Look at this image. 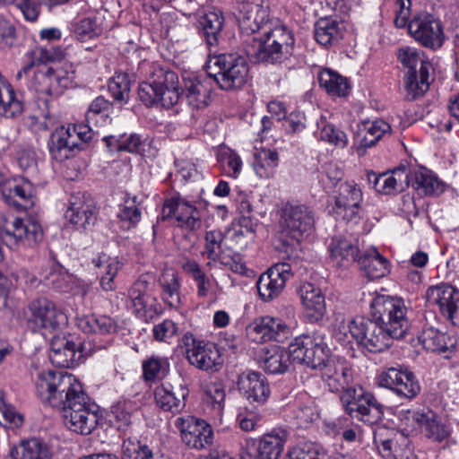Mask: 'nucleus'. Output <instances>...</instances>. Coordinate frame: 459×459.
I'll list each match as a JSON object with an SVG mask.
<instances>
[{
  "mask_svg": "<svg viewBox=\"0 0 459 459\" xmlns=\"http://www.w3.org/2000/svg\"><path fill=\"white\" fill-rule=\"evenodd\" d=\"M35 386L43 403L63 411L65 424L71 431L89 435L97 427L98 406L73 375L43 370L38 374Z\"/></svg>",
  "mask_w": 459,
  "mask_h": 459,
  "instance_id": "obj_1",
  "label": "nucleus"
},
{
  "mask_svg": "<svg viewBox=\"0 0 459 459\" xmlns=\"http://www.w3.org/2000/svg\"><path fill=\"white\" fill-rule=\"evenodd\" d=\"M408 307L402 298L377 295L370 302L371 317H357L349 324V333L358 344L370 352L388 349L394 339L403 338L410 329Z\"/></svg>",
  "mask_w": 459,
  "mask_h": 459,
  "instance_id": "obj_2",
  "label": "nucleus"
},
{
  "mask_svg": "<svg viewBox=\"0 0 459 459\" xmlns=\"http://www.w3.org/2000/svg\"><path fill=\"white\" fill-rule=\"evenodd\" d=\"M322 379L333 393L342 391L340 402L344 411L352 419L374 425L384 417V405L375 395L361 386H350L352 370L342 359L328 361L321 370Z\"/></svg>",
  "mask_w": 459,
  "mask_h": 459,
  "instance_id": "obj_3",
  "label": "nucleus"
},
{
  "mask_svg": "<svg viewBox=\"0 0 459 459\" xmlns=\"http://www.w3.org/2000/svg\"><path fill=\"white\" fill-rule=\"evenodd\" d=\"M293 32L284 25L265 30L263 36L250 37L245 40L244 49L254 62L281 64L289 60L294 52Z\"/></svg>",
  "mask_w": 459,
  "mask_h": 459,
  "instance_id": "obj_4",
  "label": "nucleus"
},
{
  "mask_svg": "<svg viewBox=\"0 0 459 459\" xmlns=\"http://www.w3.org/2000/svg\"><path fill=\"white\" fill-rule=\"evenodd\" d=\"M218 68L217 74L212 75L219 87L225 91L241 88L247 81L249 66L246 57L236 54H221L215 56L208 63V69Z\"/></svg>",
  "mask_w": 459,
  "mask_h": 459,
  "instance_id": "obj_5",
  "label": "nucleus"
},
{
  "mask_svg": "<svg viewBox=\"0 0 459 459\" xmlns=\"http://www.w3.org/2000/svg\"><path fill=\"white\" fill-rule=\"evenodd\" d=\"M281 238L290 237V240L282 239L283 246L295 247L299 246L304 236H308L314 228L312 211L304 204L287 203L281 210Z\"/></svg>",
  "mask_w": 459,
  "mask_h": 459,
  "instance_id": "obj_6",
  "label": "nucleus"
},
{
  "mask_svg": "<svg viewBox=\"0 0 459 459\" xmlns=\"http://www.w3.org/2000/svg\"><path fill=\"white\" fill-rule=\"evenodd\" d=\"M376 381L378 386L390 390L400 399L411 401L421 392L419 379L403 365L385 368L377 374Z\"/></svg>",
  "mask_w": 459,
  "mask_h": 459,
  "instance_id": "obj_7",
  "label": "nucleus"
},
{
  "mask_svg": "<svg viewBox=\"0 0 459 459\" xmlns=\"http://www.w3.org/2000/svg\"><path fill=\"white\" fill-rule=\"evenodd\" d=\"M292 360L322 370L332 360L330 349L317 334H302L290 343Z\"/></svg>",
  "mask_w": 459,
  "mask_h": 459,
  "instance_id": "obj_8",
  "label": "nucleus"
},
{
  "mask_svg": "<svg viewBox=\"0 0 459 459\" xmlns=\"http://www.w3.org/2000/svg\"><path fill=\"white\" fill-rule=\"evenodd\" d=\"M1 240L11 249L19 246H32L43 238L40 224L32 217H12L4 220L0 228Z\"/></svg>",
  "mask_w": 459,
  "mask_h": 459,
  "instance_id": "obj_9",
  "label": "nucleus"
},
{
  "mask_svg": "<svg viewBox=\"0 0 459 459\" xmlns=\"http://www.w3.org/2000/svg\"><path fill=\"white\" fill-rule=\"evenodd\" d=\"M174 425L179 430L182 442L190 449H205L213 442L212 426L204 420L186 415L177 418Z\"/></svg>",
  "mask_w": 459,
  "mask_h": 459,
  "instance_id": "obj_10",
  "label": "nucleus"
},
{
  "mask_svg": "<svg viewBox=\"0 0 459 459\" xmlns=\"http://www.w3.org/2000/svg\"><path fill=\"white\" fill-rule=\"evenodd\" d=\"M429 307L437 306L440 313L459 326V290L448 283L429 286L425 293Z\"/></svg>",
  "mask_w": 459,
  "mask_h": 459,
  "instance_id": "obj_11",
  "label": "nucleus"
},
{
  "mask_svg": "<svg viewBox=\"0 0 459 459\" xmlns=\"http://www.w3.org/2000/svg\"><path fill=\"white\" fill-rule=\"evenodd\" d=\"M293 275L292 267L288 263H278L271 266L257 280L256 288L259 298L265 302L276 299Z\"/></svg>",
  "mask_w": 459,
  "mask_h": 459,
  "instance_id": "obj_12",
  "label": "nucleus"
},
{
  "mask_svg": "<svg viewBox=\"0 0 459 459\" xmlns=\"http://www.w3.org/2000/svg\"><path fill=\"white\" fill-rule=\"evenodd\" d=\"M362 201V191L354 181L342 182L330 212L337 218L351 221L359 217Z\"/></svg>",
  "mask_w": 459,
  "mask_h": 459,
  "instance_id": "obj_13",
  "label": "nucleus"
},
{
  "mask_svg": "<svg viewBox=\"0 0 459 459\" xmlns=\"http://www.w3.org/2000/svg\"><path fill=\"white\" fill-rule=\"evenodd\" d=\"M410 34L422 46L439 48L444 42L440 22L429 13H420L407 22Z\"/></svg>",
  "mask_w": 459,
  "mask_h": 459,
  "instance_id": "obj_14",
  "label": "nucleus"
},
{
  "mask_svg": "<svg viewBox=\"0 0 459 459\" xmlns=\"http://www.w3.org/2000/svg\"><path fill=\"white\" fill-rule=\"evenodd\" d=\"M162 214L164 219L173 218L178 227L189 231L199 230L202 226L200 212L180 196L167 199L163 204Z\"/></svg>",
  "mask_w": 459,
  "mask_h": 459,
  "instance_id": "obj_15",
  "label": "nucleus"
},
{
  "mask_svg": "<svg viewBox=\"0 0 459 459\" xmlns=\"http://www.w3.org/2000/svg\"><path fill=\"white\" fill-rule=\"evenodd\" d=\"M28 308L30 312L28 323L33 325V330L41 328L56 330L65 324V316L57 309L54 302L47 298L32 300Z\"/></svg>",
  "mask_w": 459,
  "mask_h": 459,
  "instance_id": "obj_16",
  "label": "nucleus"
},
{
  "mask_svg": "<svg viewBox=\"0 0 459 459\" xmlns=\"http://www.w3.org/2000/svg\"><path fill=\"white\" fill-rule=\"evenodd\" d=\"M269 16L268 7L262 3L243 0L238 3L236 17L243 34L251 36L263 30Z\"/></svg>",
  "mask_w": 459,
  "mask_h": 459,
  "instance_id": "obj_17",
  "label": "nucleus"
},
{
  "mask_svg": "<svg viewBox=\"0 0 459 459\" xmlns=\"http://www.w3.org/2000/svg\"><path fill=\"white\" fill-rule=\"evenodd\" d=\"M149 78L154 86L161 92L164 108H170L177 105L182 97V88L179 84L178 75L163 67H153Z\"/></svg>",
  "mask_w": 459,
  "mask_h": 459,
  "instance_id": "obj_18",
  "label": "nucleus"
},
{
  "mask_svg": "<svg viewBox=\"0 0 459 459\" xmlns=\"http://www.w3.org/2000/svg\"><path fill=\"white\" fill-rule=\"evenodd\" d=\"M85 343L54 337L50 344L49 359L58 368H72L78 364L82 354H87Z\"/></svg>",
  "mask_w": 459,
  "mask_h": 459,
  "instance_id": "obj_19",
  "label": "nucleus"
},
{
  "mask_svg": "<svg viewBox=\"0 0 459 459\" xmlns=\"http://www.w3.org/2000/svg\"><path fill=\"white\" fill-rule=\"evenodd\" d=\"M330 257L333 264L341 269H348L359 258L358 239L351 235H335L328 246Z\"/></svg>",
  "mask_w": 459,
  "mask_h": 459,
  "instance_id": "obj_20",
  "label": "nucleus"
},
{
  "mask_svg": "<svg viewBox=\"0 0 459 459\" xmlns=\"http://www.w3.org/2000/svg\"><path fill=\"white\" fill-rule=\"evenodd\" d=\"M391 134L392 127L384 119L362 121L358 125L354 136L357 152L363 155L367 149L375 146L382 138Z\"/></svg>",
  "mask_w": 459,
  "mask_h": 459,
  "instance_id": "obj_21",
  "label": "nucleus"
},
{
  "mask_svg": "<svg viewBox=\"0 0 459 459\" xmlns=\"http://www.w3.org/2000/svg\"><path fill=\"white\" fill-rule=\"evenodd\" d=\"M239 392L250 403L264 404L270 396V386L265 377L257 371L247 370L238 375Z\"/></svg>",
  "mask_w": 459,
  "mask_h": 459,
  "instance_id": "obj_22",
  "label": "nucleus"
},
{
  "mask_svg": "<svg viewBox=\"0 0 459 459\" xmlns=\"http://www.w3.org/2000/svg\"><path fill=\"white\" fill-rule=\"evenodd\" d=\"M409 186H411L419 195L431 197L439 196L447 187L446 182L425 167H419L408 171Z\"/></svg>",
  "mask_w": 459,
  "mask_h": 459,
  "instance_id": "obj_23",
  "label": "nucleus"
},
{
  "mask_svg": "<svg viewBox=\"0 0 459 459\" xmlns=\"http://www.w3.org/2000/svg\"><path fill=\"white\" fill-rule=\"evenodd\" d=\"M189 391L182 385L173 386L170 384H161L154 389V402L156 406L164 412L177 414L186 406V399Z\"/></svg>",
  "mask_w": 459,
  "mask_h": 459,
  "instance_id": "obj_24",
  "label": "nucleus"
},
{
  "mask_svg": "<svg viewBox=\"0 0 459 459\" xmlns=\"http://www.w3.org/2000/svg\"><path fill=\"white\" fill-rule=\"evenodd\" d=\"M304 312L312 323L323 319L325 312V300L322 290L310 282H303L298 290Z\"/></svg>",
  "mask_w": 459,
  "mask_h": 459,
  "instance_id": "obj_25",
  "label": "nucleus"
},
{
  "mask_svg": "<svg viewBox=\"0 0 459 459\" xmlns=\"http://www.w3.org/2000/svg\"><path fill=\"white\" fill-rule=\"evenodd\" d=\"M249 327L257 335L258 341L264 342H283L290 334V327L281 319L269 316L255 319Z\"/></svg>",
  "mask_w": 459,
  "mask_h": 459,
  "instance_id": "obj_26",
  "label": "nucleus"
},
{
  "mask_svg": "<svg viewBox=\"0 0 459 459\" xmlns=\"http://www.w3.org/2000/svg\"><path fill=\"white\" fill-rule=\"evenodd\" d=\"M182 94L185 93L188 105L195 109L206 108L211 100V86L207 79L189 74L183 77Z\"/></svg>",
  "mask_w": 459,
  "mask_h": 459,
  "instance_id": "obj_27",
  "label": "nucleus"
},
{
  "mask_svg": "<svg viewBox=\"0 0 459 459\" xmlns=\"http://www.w3.org/2000/svg\"><path fill=\"white\" fill-rule=\"evenodd\" d=\"M188 362L203 371H218L223 364V359L214 343L204 341L191 352Z\"/></svg>",
  "mask_w": 459,
  "mask_h": 459,
  "instance_id": "obj_28",
  "label": "nucleus"
},
{
  "mask_svg": "<svg viewBox=\"0 0 459 459\" xmlns=\"http://www.w3.org/2000/svg\"><path fill=\"white\" fill-rule=\"evenodd\" d=\"M75 149H82L79 143L75 141L71 127L60 126L51 134L49 151L52 158L57 161H63L73 155Z\"/></svg>",
  "mask_w": 459,
  "mask_h": 459,
  "instance_id": "obj_29",
  "label": "nucleus"
},
{
  "mask_svg": "<svg viewBox=\"0 0 459 459\" xmlns=\"http://www.w3.org/2000/svg\"><path fill=\"white\" fill-rule=\"evenodd\" d=\"M418 340L425 350L437 353L452 352L457 345V338L455 335L434 327L423 329Z\"/></svg>",
  "mask_w": 459,
  "mask_h": 459,
  "instance_id": "obj_30",
  "label": "nucleus"
},
{
  "mask_svg": "<svg viewBox=\"0 0 459 459\" xmlns=\"http://www.w3.org/2000/svg\"><path fill=\"white\" fill-rule=\"evenodd\" d=\"M431 70V64L429 61H422L417 71H407L404 76V87L408 100H416L428 91Z\"/></svg>",
  "mask_w": 459,
  "mask_h": 459,
  "instance_id": "obj_31",
  "label": "nucleus"
},
{
  "mask_svg": "<svg viewBox=\"0 0 459 459\" xmlns=\"http://www.w3.org/2000/svg\"><path fill=\"white\" fill-rule=\"evenodd\" d=\"M288 432L283 429H273L264 434L257 441L256 459H279L288 439Z\"/></svg>",
  "mask_w": 459,
  "mask_h": 459,
  "instance_id": "obj_32",
  "label": "nucleus"
},
{
  "mask_svg": "<svg viewBox=\"0 0 459 459\" xmlns=\"http://www.w3.org/2000/svg\"><path fill=\"white\" fill-rule=\"evenodd\" d=\"M224 23L223 13L217 8L206 12L200 17V31L207 46L216 47L219 44Z\"/></svg>",
  "mask_w": 459,
  "mask_h": 459,
  "instance_id": "obj_33",
  "label": "nucleus"
},
{
  "mask_svg": "<svg viewBox=\"0 0 459 459\" xmlns=\"http://www.w3.org/2000/svg\"><path fill=\"white\" fill-rule=\"evenodd\" d=\"M358 264L371 280L383 278L390 273L389 261L374 247L365 250L359 256Z\"/></svg>",
  "mask_w": 459,
  "mask_h": 459,
  "instance_id": "obj_34",
  "label": "nucleus"
},
{
  "mask_svg": "<svg viewBox=\"0 0 459 459\" xmlns=\"http://www.w3.org/2000/svg\"><path fill=\"white\" fill-rule=\"evenodd\" d=\"M4 200L9 205L28 209L33 205V187L28 181L7 182L1 190Z\"/></svg>",
  "mask_w": 459,
  "mask_h": 459,
  "instance_id": "obj_35",
  "label": "nucleus"
},
{
  "mask_svg": "<svg viewBox=\"0 0 459 459\" xmlns=\"http://www.w3.org/2000/svg\"><path fill=\"white\" fill-rule=\"evenodd\" d=\"M420 429L433 441L441 442L448 436V431L440 422L439 417L430 409L418 410L415 429Z\"/></svg>",
  "mask_w": 459,
  "mask_h": 459,
  "instance_id": "obj_36",
  "label": "nucleus"
},
{
  "mask_svg": "<svg viewBox=\"0 0 459 459\" xmlns=\"http://www.w3.org/2000/svg\"><path fill=\"white\" fill-rule=\"evenodd\" d=\"M158 282L162 300L171 307H178L181 304V282L178 273L173 269H166L160 275Z\"/></svg>",
  "mask_w": 459,
  "mask_h": 459,
  "instance_id": "obj_37",
  "label": "nucleus"
},
{
  "mask_svg": "<svg viewBox=\"0 0 459 459\" xmlns=\"http://www.w3.org/2000/svg\"><path fill=\"white\" fill-rule=\"evenodd\" d=\"M12 459H50L48 445L39 438L22 440L10 451Z\"/></svg>",
  "mask_w": 459,
  "mask_h": 459,
  "instance_id": "obj_38",
  "label": "nucleus"
},
{
  "mask_svg": "<svg viewBox=\"0 0 459 459\" xmlns=\"http://www.w3.org/2000/svg\"><path fill=\"white\" fill-rule=\"evenodd\" d=\"M66 217L78 229L88 230L97 221V210L91 202H71Z\"/></svg>",
  "mask_w": 459,
  "mask_h": 459,
  "instance_id": "obj_39",
  "label": "nucleus"
},
{
  "mask_svg": "<svg viewBox=\"0 0 459 459\" xmlns=\"http://www.w3.org/2000/svg\"><path fill=\"white\" fill-rule=\"evenodd\" d=\"M77 326L85 333L109 334L117 331V324L107 316L88 315L77 318Z\"/></svg>",
  "mask_w": 459,
  "mask_h": 459,
  "instance_id": "obj_40",
  "label": "nucleus"
},
{
  "mask_svg": "<svg viewBox=\"0 0 459 459\" xmlns=\"http://www.w3.org/2000/svg\"><path fill=\"white\" fill-rule=\"evenodd\" d=\"M317 79L320 87L332 96L344 97L349 92L350 86L347 79L333 70L328 68L320 70Z\"/></svg>",
  "mask_w": 459,
  "mask_h": 459,
  "instance_id": "obj_41",
  "label": "nucleus"
},
{
  "mask_svg": "<svg viewBox=\"0 0 459 459\" xmlns=\"http://www.w3.org/2000/svg\"><path fill=\"white\" fill-rule=\"evenodd\" d=\"M342 32L337 21L320 18L315 24V39L322 46L328 47L339 42Z\"/></svg>",
  "mask_w": 459,
  "mask_h": 459,
  "instance_id": "obj_42",
  "label": "nucleus"
},
{
  "mask_svg": "<svg viewBox=\"0 0 459 459\" xmlns=\"http://www.w3.org/2000/svg\"><path fill=\"white\" fill-rule=\"evenodd\" d=\"M379 179H377V183ZM408 187V171L405 167H398L390 174H381L377 192L385 195H392L403 191Z\"/></svg>",
  "mask_w": 459,
  "mask_h": 459,
  "instance_id": "obj_43",
  "label": "nucleus"
},
{
  "mask_svg": "<svg viewBox=\"0 0 459 459\" xmlns=\"http://www.w3.org/2000/svg\"><path fill=\"white\" fill-rule=\"evenodd\" d=\"M292 359L290 346L288 351L279 347L273 346L266 351L264 359V369L270 374H282L285 373Z\"/></svg>",
  "mask_w": 459,
  "mask_h": 459,
  "instance_id": "obj_44",
  "label": "nucleus"
},
{
  "mask_svg": "<svg viewBox=\"0 0 459 459\" xmlns=\"http://www.w3.org/2000/svg\"><path fill=\"white\" fill-rule=\"evenodd\" d=\"M279 163V154L276 151L262 149L255 154L253 168L260 178H271Z\"/></svg>",
  "mask_w": 459,
  "mask_h": 459,
  "instance_id": "obj_45",
  "label": "nucleus"
},
{
  "mask_svg": "<svg viewBox=\"0 0 459 459\" xmlns=\"http://www.w3.org/2000/svg\"><path fill=\"white\" fill-rule=\"evenodd\" d=\"M100 268V284L104 291H112L116 289L114 281L118 271L121 269V264L117 257H104L97 264Z\"/></svg>",
  "mask_w": 459,
  "mask_h": 459,
  "instance_id": "obj_46",
  "label": "nucleus"
},
{
  "mask_svg": "<svg viewBox=\"0 0 459 459\" xmlns=\"http://www.w3.org/2000/svg\"><path fill=\"white\" fill-rule=\"evenodd\" d=\"M204 401L213 411L214 416H221L224 409L225 389L221 383L212 382L204 387Z\"/></svg>",
  "mask_w": 459,
  "mask_h": 459,
  "instance_id": "obj_47",
  "label": "nucleus"
},
{
  "mask_svg": "<svg viewBox=\"0 0 459 459\" xmlns=\"http://www.w3.org/2000/svg\"><path fill=\"white\" fill-rule=\"evenodd\" d=\"M134 404L131 401H120L111 408L110 422L119 431H126L132 424Z\"/></svg>",
  "mask_w": 459,
  "mask_h": 459,
  "instance_id": "obj_48",
  "label": "nucleus"
},
{
  "mask_svg": "<svg viewBox=\"0 0 459 459\" xmlns=\"http://www.w3.org/2000/svg\"><path fill=\"white\" fill-rule=\"evenodd\" d=\"M108 91L114 100L121 105L128 102L130 99L131 82L126 73H116L108 82Z\"/></svg>",
  "mask_w": 459,
  "mask_h": 459,
  "instance_id": "obj_49",
  "label": "nucleus"
},
{
  "mask_svg": "<svg viewBox=\"0 0 459 459\" xmlns=\"http://www.w3.org/2000/svg\"><path fill=\"white\" fill-rule=\"evenodd\" d=\"M143 377L146 381L163 378L169 370V363L166 358L152 356L143 362Z\"/></svg>",
  "mask_w": 459,
  "mask_h": 459,
  "instance_id": "obj_50",
  "label": "nucleus"
},
{
  "mask_svg": "<svg viewBox=\"0 0 459 459\" xmlns=\"http://www.w3.org/2000/svg\"><path fill=\"white\" fill-rule=\"evenodd\" d=\"M223 240L224 235L221 230H212L207 231L204 236V247L203 255L212 262L222 263L221 255Z\"/></svg>",
  "mask_w": 459,
  "mask_h": 459,
  "instance_id": "obj_51",
  "label": "nucleus"
},
{
  "mask_svg": "<svg viewBox=\"0 0 459 459\" xmlns=\"http://www.w3.org/2000/svg\"><path fill=\"white\" fill-rule=\"evenodd\" d=\"M138 100L147 108H163L164 102L161 99H163V95L157 89L154 84L152 83L151 79L148 78L147 81L143 82L139 84L138 87Z\"/></svg>",
  "mask_w": 459,
  "mask_h": 459,
  "instance_id": "obj_52",
  "label": "nucleus"
},
{
  "mask_svg": "<svg viewBox=\"0 0 459 459\" xmlns=\"http://www.w3.org/2000/svg\"><path fill=\"white\" fill-rule=\"evenodd\" d=\"M49 76V85L53 96L60 95L65 89L71 86L74 76L73 73H69L62 67L47 66Z\"/></svg>",
  "mask_w": 459,
  "mask_h": 459,
  "instance_id": "obj_53",
  "label": "nucleus"
},
{
  "mask_svg": "<svg viewBox=\"0 0 459 459\" xmlns=\"http://www.w3.org/2000/svg\"><path fill=\"white\" fill-rule=\"evenodd\" d=\"M218 161L225 174L235 178L238 177L242 160L236 152L231 149L221 150L218 154Z\"/></svg>",
  "mask_w": 459,
  "mask_h": 459,
  "instance_id": "obj_54",
  "label": "nucleus"
},
{
  "mask_svg": "<svg viewBox=\"0 0 459 459\" xmlns=\"http://www.w3.org/2000/svg\"><path fill=\"white\" fill-rule=\"evenodd\" d=\"M74 33L80 41L92 39L101 33L100 27L95 18H82L74 23Z\"/></svg>",
  "mask_w": 459,
  "mask_h": 459,
  "instance_id": "obj_55",
  "label": "nucleus"
},
{
  "mask_svg": "<svg viewBox=\"0 0 459 459\" xmlns=\"http://www.w3.org/2000/svg\"><path fill=\"white\" fill-rule=\"evenodd\" d=\"M319 139L342 149L348 144V137L343 131L335 127L333 124L325 122L320 128Z\"/></svg>",
  "mask_w": 459,
  "mask_h": 459,
  "instance_id": "obj_56",
  "label": "nucleus"
},
{
  "mask_svg": "<svg viewBox=\"0 0 459 459\" xmlns=\"http://www.w3.org/2000/svg\"><path fill=\"white\" fill-rule=\"evenodd\" d=\"M112 109L113 104L104 97L99 96L91 102L86 112V120L88 122L96 121L97 117L100 116L105 120L111 121L109 114Z\"/></svg>",
  "mask_w": 459,
  "mask_h": 459,
  "instance_id": "obj_57",
  "label": "nucleus"
},
{
  "mask_svg": "<svg viewBox=\"0 0 459 459\" xmlns=\"http://www.w3.org/2000/svg\"><path fill=\"white\" fill-rule=\"evenodd\" d=\"M47 66L39 68L32 77L30 82V88L39 93V99H43L45 103L48 100L44 99L43 96L52 97V91L49 85V76L48 74Z\"/></svg>",
  "mask_w": 459,
  "mask_h": 459,
  "instance_id": "obj_58",
  "label": "nucleus"
},
{
  "mask_svg": "<svg viewBox=\"0 0 459 459\" xmlns=\"http://www.w3.org/2000/svg\"><path fill=\"white\" fill-rule=\"evenodd\" d=\"M117 217L125 224L124 227L131 229L136 226L141 221L142 213L135 205V197L132 201H126L120 208Z\"/></svg>",
  "mask_w": 459,
  "mask_h": 459,
  "instance_id": "obj_59",
  "label": "nucleus"
},
{
  "mask_svg": "<svg viewBox=\"0 0 459 459\" xmlns=\"http://www.w3.org/2000/svg\"><path fill=\"white\" fill-rule=\"evenodd\" d=\"M238 201V212L240 214L239 225L244 228L247 233L252 234L254 232L253 223V207L250 200L247 195H240Z\"/></svg>",
  "mask_w": 459,
  "mask_h": 459,
  "instance_id": "obj_60",
  "label": "nucleus"
},
{
  "mask_svg": "<svg viewBox=\"0 0 459 459\" xmlns=\"http://www.w3.org/2000/svg\"><path fill=\"white\" fill-rule=\"evenodd\" d=\"M178 332L176 323L170 319H165L153 326L152 335L158 342H170Z\"/></svg>",
  "mask_w": 459,
  "mask_h": 459,
  "instance_id": "obj_61",
  "label": "nucleus"
},
{
  "mask_svg": "<svg viewBox=\"0 0 459 459\" xmlns=\"http://www.w3.org/2000/svg\"><path fill=\"white\" fill-rule=\"evenodd\" d=\"M292 459H324L325 454L311 443H303L289 450Z\"/></svg>",
  "mask_w": 459,
  "mask_h": 459,
  "instance_id": "obj_62",
  "label": "nucleus"
},
{
  "mask_svg": "<svg viewBox=\"0 0 459 459\" xmlns=\"http://www.w3.org/2000/svg\"><path fill=\"white\" fill-rule=\"evenodd\" d=\"M34 55L39 62H56L65 58V51L61 47L37 48Z\"/></svg>",
  "mask_w": 459,
  "mask_h": 459,
  "instance_id": "obj_63",
  "label": "nucleus"
},
{
  "mask_svg": "<svg viewBox=\"0 0 459 459\" xmlns=\"http://www.w3.org/2000/svg\"><path fill=\"white\" fill-rule=\"evenodd\" d=\"M397 58L403 65L411 71H417V65L424 61L416 49L409 47L400 48L397 51Z\"/></svg>",
  "mask_w": 459,
  "mask_h": 459,
  "instance_id": "obj_64",
  "label": "nucleus"
}]
</instances>
